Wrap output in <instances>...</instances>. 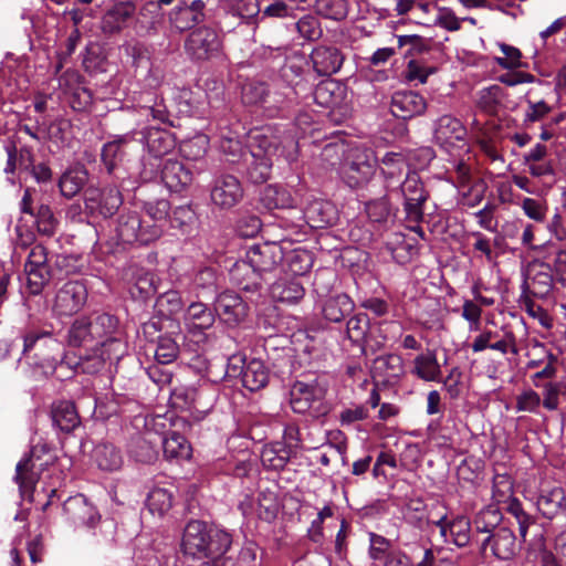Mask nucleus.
Returning a JSON list of instances; mask_svg holds the SVG:
<instances>
[{"instance_id":"nucleus-34","label":"nucleus","mask_w":566,"mask_h":566,"mask_svg":"<svg viewBox=\"0 0 566 566\" xmlns=\"http://www.w3.org/2000/svg\"><path fill=\"white\" fill-rule=\"evenodd\" d=\"M346 95V88L337 81L328 80L321 82L314 91L315 102L324 107L334 108L339 106Z\"/></svg>"},{"instance_id":"nucleus-64","label":"nucleus","mask_w":566,"mask_h":566,"mask_svg":"<svg viewBox=\"0 0 566 566\" xmlns=\"http://www.w3.org/2000/svg\"><path fill=\"white\" fill-rule=\"evenodd\" d=\"M461 316L468 322L470 332L481 329L482 308L480 305L471 300H465L462 305Z\"/></svg>"},{"instance_id":"nucleus-11","label":"nucleus","mask_w":566,"mask_h":566,"mask_svg":"<svg viewBox=\"0 0 566 566\" xmlns=\"http://www.w3.org/2000/svg\"><path fill=\"white\" fill-rule=\"evenodd\" d=\"M476 543L483 553L490 548L491 555L500 560H511L520 551L514 532L504 525L501 528H495L494 533L478 537Z\"/></svg>"},{"instance_id":"nucleus-51","label":"nucleus","mask_w":566,"mask_h":566,"mask_svg":"<svg viewBox=\"0 0 566 566\" xmlns=\"http://www.w3.org/2000/svg\"><path fill=\"white\" fill-rule=\"evenodd\" d=\"M67 343L73 347L94 343L93 334L91 333V321L88 318L80 317L72 323L67 333Z\"/></svg>"},{"instance_id":"nucleus-30","label":"nucleus","mask_w":566,"mask_h":566,"mask_svg":"<svg viewBox=\"0 0 566 566\" xmlns=\"http://www.w3.org/2000/svg\"><path fill=\"white\" fill-rule=\"evenodd\" d=\"M135 134V132H129L115 135L109 142L104 144L101 156L108 174H113L117 165L123 160L124 148L134 140Z\"/></svg>"},{"instance_id":"nucleus-36","label":"nucleus","mask_w":566,"mask_h":566,"mask_svg":"<svg viewBox=\"0 0 566 566\" xmlns=\"http://www.w3.org/2000/svg\"><path fill=\"white\" fill-rule=\"evenodd\" d=\"M242 385L250 391H256L269 381V370L260 359H251L241 368Z\"/></svg>"},{"instance_id":"nucleus-38","label":"nucleus","mask_w":566,"mask_h":566,"mask_svg":"<svg viewBox=\"0 0 566 566\" xmlns=\"http://www.w3.org/2000/svg\"><path fill=\"white\" fill-rule=\"evenodd\" d=\"M52 421L61 431L71 432L80 424V417L71 401H57L52 406Z\"/></svg>"},{"instance_id":"nucleus-55","label":"nucleus","mask_w":566,"mask_h":566,"mask_svg":"<svg viewBox=\"0 0 566 566\" xmlns=\"http://www.w3.org/2000/svg\"><path fill=\"white\" fill-rule=\"evenodd\" d=\"M525 102L526 108L523 116V124L526 127L534 123L544 120L553 111V106L547 104L544 99L537 102L526 99Z\"/></svg>"},{"instance_id":"nucleus-45","label":"nucleus","mask_w":566,"mask_h":566,"mask_svg":"<svg viewBox=\"0 0 566 566\" xmlns=\"http://www.w3.org/2000/svg\"><path fill=\"white\" fill-rule=\"evenodd\" d=\"M174 494L171 490L156 486L150 490L146 505L153 515L164 516L172 507Z\"/></svg>"},{"instance_id":"nucleus-14","label":"nucleus","mask_w":566,"mask_h":566,"mask_svg":"<svg viewBox=\"0 0 566 566\" xmlns=\"http://www.w3.org/2000/svg\"><path fill=\"white\" fill-rule=\"evenodd\" d=\"M210 198L220 209H231L243 198V188L239 179L232 175H221L214 178Z\"/></svg>"},{"instance_id":"nucleus-56","label":"nucleus","mask_w":566,"mask_h":566,"mask_svg":"<svg viewBox=\"0 0 566 566\" xmlns=\"http://www.w3.org/2000/svg\"><path fill=\"white\" fill-rule=\"evenodd\" d=\"M368 329L369 319L366 314L354 315L347 321V335L348 338L355 344H360L365 340Z\"/></svg>"},{"instance_id":"nucleus-58","label":"nucleus","mask_w":566,"mask_h":566,"mask_svg":"<svg viewBox=\"0 0 566 566\" xmlns=\"http://www.w3.org/2000/svg\"><path fill=\"white\" fill-rule=\"evenodd\" d=\"M405 518L415 526L421 527L428 521L427 505L423 500L410 499L405 507Z\"/></svg>"},{"instance_id":"nucleus-28","label":"nucleus","mask_w":566,"mask_h":566,"mask_svg":"<svg viewBox=\"0 0 566 566\" xmlns=\"http://www.w3.org/2000/svg\"><path fill=\"white\" fill-rule=\"evenodd\" d=\"M230 280L245 292H256L262 284L263 275L245 259L237 261L230 269Z\"/></svg>"},{"instance_id":"nucleus-49","label":"nucleus","mask_w":566,"mask_h":566,"mask_svg":"<svg viewBox=\"0 0 566 566\" xmlns=\"http://www.w3.org/2000/svg\"><path fill=\"white\" fill-rule=\"evenodd\" d=\"M353 310V302L346 294L328 298L323 306L324 317L331 322H340Z\"/></svg>"},{"instance_id":"nucleus-59","label":"nucleus","mask_w":566,"mask_h":566,"mask_svg":"<svg viewBox=\"0 0 566 566\" xmlns=\"http://www.w3.org/2000/svg\"><path fill=\"white\" fill-rule=\"evenodd\" d=\"M365 210L369 220L375 223H386L391 216L390 203L386 198L369 201Z\"/></svg>"},{"instance_id":"nucleus-42","label":"nucleus","mask_w":566,"mask_h":566,"mask_svg":"<svg viewBox=\"0 0 566 566\" xmlns=\"http://www.w3.org/2000/svg\"><path fill=\"white\" fill-rule=\"evenodd\" d=\"M261 201L269 210L292 208L295 205L291 192L277 185L266 186L261 193Z\"/></svg>"},{"instance_id":"nucleus-54","label":"nucleus","mask_w":566,"mask_h":566,"mask_svg":"<svg viewBox=\"0 0 566 566\" xmlns=\"http://www.w3.org/2000/svg\"><path fill=\"white\" fill-rule=\"evenodd\" d=\"M179 353V346L175 338L168 335L158 338L154 355L155 359L160 365L172 363Z\"/></svg>"},{"instance_id":"nucleus-17","label":"nucleus","mask_w":566,"mask_h":566,"mask_svg":"<svg viewBox=\"0 0 566 566\" xmlns=\"http://www.w3.org/2000/svg\"><path fill=\"white\" fill-rule=\"evenodd\" d=\"M118 242L124 244H149L150 240L144 237V223L140 213L136 211L122 212L114 228Z\"/></svg>"},{"instance_id":"nucleus-18","label":"nucleus","mask_w":566,"mask_h":566,"mask_svg":"<svg viewBox=\"0 0 566 566\" xmlns=\"http://www.w3.org/2000/svg\"><path fill=\"white\" fill-rule=\"evenodd\" d=\"M214 313L227 325L235 326L247 316L248 305L237 293L226 291L217 296Z\"/></svg>"},{"instance_id":"nucleus-61","label":"nucleus","mask_w":566,"mask_h":566,"mask_svg":"<svg viewBox=\"0 0 566 566\" xmlns=\"http://www.w3.org/2000/svg\"><path fill=\"white\" fill-rule=\"evenodd\" d=\"M461 23L462 20L454 14L453 10L447 7H439L432 27H440L447 31L454 32L461 29Z\"/></svg>"},{"instance_id":"nucleus-39","label":"nucleus","mask_w":566,"mask_h":566,"mask_svg":"<svg viewBox=\"0 0 566 566\" xmlns=\"http://www.w3.org/2000/svg\"><path fill=\"white\" fill-rule=\"evenodd\" d=\"M164 455L168 460H186L191 455V446L177 431H170L161 439Z\"/></svg>"},{"instance_id":"nucleus-63","label":"nucleus","mask_w":566,"mask_h":566,"mask_svg":"<svg viewBox=\"0 0 566 566\" xmlns=\"http://www.w3.org/2000/svg\"><path fill=\"white\" fill-rule=\"evenodd\" d=\"M500 49L503 52L504 56H496L494 59L495 63L504 69L511 70L521 66V51L512 45L501 43Z\"/></svg>"},{"instance_id":"nucleus-2","label":"nucleus","mask_w":566,"mask_h":566,"mask_svg":"<svg viewBox=\"0 0 566 566\" xmlns=\"http://www.w3.org/2000/svg\"><path fill=\"white\" fill-rule=\"evenodd\" d=\"M22 357L50 374L64 364V346L50 332L31 331L23 337Z\"/></svg>"},{"instance_id":"nucleus-33","label":"nucleus","mask_w":566,"mask_h":566,"mask_svg":"<svg viewBox=\"0 0 566 566\" xmlns=\"http://www.w3.org/2000/svg\"><path fill=\"white\" fill-rule=\"evenodd\" d=\"M142 142L146 145L148 154L163 157L175 147L171 134L167 130L149 127L142 133Z\"/></svg>"},{"instance_id":"nucleus-46","label":"nucleus","mask_w":566,"mask_h":566,"mask_svg":"<svg viewBox=\"0 0 566 566\" xmlns=\"http://www.w3.org/2000/svg\"><path fill=\"white\" fill-rule=\"evenodd\" d=\"M304 294L305 290L297 280L280 281L271 287L272 297L283 303H296Z\"/></svg>"},{"instance_id":"nucleus-1","label":"nucleus","mask_w":566,"mask_h":566,"mask_svg":"<svg viewBox=\"0 0 566 566\" xmlns=\"http://www.w3.org/2000/svg\"><path fill=\"white\" fill-rule=\"evenodd\" d=\"M231 546L229 532L199 520L186 524L180 544L182 554L201 562L199 566H235L234 559L227 555Z\"/></svg>"},{"instance_id":"nucleus-48","label":"nucleus","mask_w":566,"mask_h":566,"mask_svg":"<svg viewBox=\"0 0 566 566\" xmlns=\"http://www.w3.org/2000/svg\"><path fill=\"white\" fill-rule=\"evenodd\" d=\"M196 222V213L189 206H179L169 211L168 227L178 229L182 234L191 233Z\"/></svg>"},{"instance_id":"nucleus-43","label":"nucleus","mask_w":566,"mask_h":566,"mask_svg":"<svg viewBox=\"0 0 566 566\" xmlns=\"http://www.w3.org/2000/svg\"><path fill=\"white\" fill-rule=\"evenodd\" d=\"M502 520V514L500 510L493 505H489L482 509L474 517V530H475V539L480 537V535L486 536L491 533H494L495 528H501L503 525H500Z\"/></svg>"},{"instance_id":"nucleus-47","label":"nucleus","mask_w":566,"mask_h":566,"mask_svg":"<svg viewBox=\"0 0 566 566\" xmlns=\"http://www.w3.org/2000/svg\"><path fill=\"white\" fill-rule=\"evenodd\" d=\"M229 12L238 17L245 24L256 28L261 22V8L259 0H237Z\"/></svg>"},{"instance_id":"nucleus-13","label":"nucleus","mask_w":566,"mask_h":566,"mask_svg":"<svg viewBox=\"0 0 566 566\" xmlns=\"http://www.w3.org/2000/svg\"><path fill=\"white\" fill-rule=\"evenodd\" d=\"M241 98L248 105H264L274 115L284 102L281 94H271L269 84L259 78L247 80L241 88Z\"/></svg>"},{"instance_id":"nucleus-40","label":"nucleus","mask_w":566,"mask_h":566,"mask_svg":"<svg viewBox=\"0 0 566 566\" xmlns=\"http://www.w3.org/2000/svg\"><path fill=\"white\" fill-rule=\"evenodd\" d=\"M292 453L289 447L281 441L265 444L261 451V461L264 468L282 470L290 461Z\"/></svg>"},{"instance_id":"nucleus-52","label":"nucleus","mask_w":566,"mask_h":566,"mask_svg":"<svg viewBox=\"0 0 566 566\" xmlns=\"http://www.w3.org/2000/svg\"><path fill=\"white\" fill-rule=\"evenodd\" d=\"M448 538L449 543H453L458 547L467 546L473 538L470 521L464 516L453 518L448 528Z\"/></svg>"},{"instance_id":"nucleus-44","label":"nucleus","mask_w":566,"mask_h":566,"mask_svg":"<svg viewBox=\"0 0 566 566\" xmlns=\"http://www.w3.org/2000/svg\"><path fill=\"white\" fill-rule=\"evenodd\" d=\"M192 290L198 297H211L218 290V275L212 268H202L191 280Z\"/></svg>"},{"instance_id":"nucleus-24","label":"nucleus","mask_w":566,"mask_h":566,"mask_svg":"<svg viewBox=\"0 0 566 566\" xmlns=\"http://www.w3.org/2000/svg\"><path fill=\"white\" fill-rule=\"evenodd\" d=\"M311 61L318 75L329 76L340 70L344 56L335 46L318 45L312 51Z\"/></svg>"},{"instance_id":"nucleus-3","label":"nucleus","mask_w":566,"mask_h":566,"mask_svg":"<svg viewBox=\"0 0 566 566\" xmlns=\"http://www.w3.org/2000/svg\"><path fill=\"white\" fill-rule=\"evenodd\" d=\"M377 158L371 149L354 146L347 149L340 175L350 188L367 184L375 175Z\"/></svg>"},{"instance_id":"nucleus-37","label":"nucleus","mask_w":566,"mask_h":566,"mask_svg":"<svg viewBox=\"0 0 566 566\" xmlns=\"http://www.w3.org/2000/svg\"><path fill=\"white\" fill-rule=\"evenodd\" d=\"M136 7L133 1L116 3L103 18V29L106 32H118L135 14Z\"/></svg>"},{"instance_id":"nucleus-62","label":"nucleus","mask_w":566,"mask_h":566,"mask_svg":"<svg viewBox=\"0 0 566 566\" xmlns=\"http://www.w3.org/2000/svg\"><path fill=\"white\" fill-rule=\"evenodd\" d=\"M438 9L439 7L430 0H419L412 18L420 25L432 27Z\"/></svg>"},{"instance_id":"nucleus-53","label":"nucleus","mask_w":566,"mask_h":566,"mask_svg":"<svg viewBox=\"0 0 566 566\" xmlns=\"http://www.w3.org/2000/svg\"><path fill=\"white\" fill-rule=\"evenodd\" d=\"M374 369L386 378L399 377L402 374V358L396 354L379 356L374 361Z\"/></svg>"},{"instance_id":"nucleus-10","label":"nucleus","mask_w":566,"mask_h":566,"mask_svg":"<svg viewBox=\"0 0 566 566\" xmlns=\"http://www.w3.org/2000/svg\"><path fill=\"white\" fill-rule=\"evenodd\" d=\"M175 408L189 411L193 419H202L212 408L214 398L207 397L203 389L195 387L176 388L171 395Z\"/></svg>"},{"instance_id":"nucleus-25","label":"nucleus","mask_w":566,"mask_h":566,"mask_svg":"<svg viewBox=\"0 0 566 566\" xmlns=\"http://www.w3.org/2000/svg\"><path fill=\"white\" fill-rule=\"evenodd\" d=\"M260 142L272 157L283 158L289 164L296 161L298 157V143L291 132H284L280 136H262Z\"/></svg>"},{"instance_id":"nucleus-19","label":"nucleus","mask_w":566,"mask_h":566,"mask_svg":"<svg viewBox=\"0 0 566 566\" xmlns=\"http://www.w3.org/2000/svg\"><path fill=\"white\" fill-rule=\"evenodd\" d=\"M427 109V102L422 95L413 91H397L390 101V111L395 117L411 119L422 115Z\"/></svg>"},{"instance_id":"nucleus-41","label":"nucleus","mask_w":566,"mask_h":566,"mask_svg":"<svg viewBox=\"0 0 566 566\" xmlns=\"http://www.w3.org/2000/svg\"><path fill=\"white\" fill-rule=\"evenodd\" d=\"M93 459L103 471H116L123 465L120 451L111 443H99L94 448Z\"/></svg>"},{"instance_id":"nucleus-29","label":"nucleus","mask_w":566,"mask_h":566,"mask_svg":"<svg viewBox=\"0 0 566 566\" xmlns=\"http://www.w3.org/2000/svg\"><path fill=\"white\" fill-rule=\"evenodd\" d=\"M245 160L248 163L247 175L252 182L262 184L269 179L273 165L272 156L261 142L250 151V160Z\"/></svg>"},{"instance_id":"nucleus-26","label":"nucleus","mask_w":566,"mask_h":566,"mask_svg":"<svg viewBox=\"0 0 566 566\" xmlns=\"http://www.w3.org/2000/svg\"><path fill=\"white\" fill-rule=\"evenodd\" d=\"M244 259L263 275L274 269L281 255L276 245L264 243L249 247Z\"/></svg>"},{"instance_id":"nucleus-16","label":"nucleus","mask_w":566,"mask_h":566,"mask_svg":"<svg viewBox=\"0 0 566 566\" xmlns=\"http://www.w3.org/2000/svg\"><path fill=\"white\" fill-rule=\"evenodd\" d=\"M184 321L187 333L191 337H198L197 343L205 342V332L210 329L216 321L214 311L203 303L192 302L185 313Z\"/></svg>"},{"instance_id":"nucleus-8","label":"nucleus","mask_w":566,"mask_h":566,"mask_svg":"<svg viewBox=\"0 0 566 566\" xmlns=\"http://www.w3.org/2000/svg\"><path fill=\"white\" fill-rule=\"evenodd\" d=\"M24 273L30 294H40L51 277L48 251L43 245L35 244L31 248L24 264Z\"/></svg>"},{"instance_id":"nucleus-15","label":"nucleus","mask_w":566,"mask_h":566,"mask_svg":"<svg viewBox=\"0 0 566 566\" xmlns=\"http://www.w3.org/2000/svg\"><path fill=\"white\" fill-rule=\"evenodd\" d=\"M169 210L170 205L165 199L144 205V213L140 216L143 218L144 237L146 240L154 242L168 229Z\"/></svg>"},{"instance_id":"nucleus-57","label":"nucleus","mask_w":566,"mask_h":566,"mask_svg":"<svg viewBox=\"0 0 566 566\" xmlns=\"http://www.w3.org/2000/svg\"><path fill=\"white\" fill-rule=\"evenodd\" d=\"M317 10L324 17L336 21L345 19L348 14L346 0H317Z\"/></svg>"},{"instance_id":"nucleus-7","label":"nucleus","mask_w":566,"mask_h":566,"mask_svg":"<svg viewBox=\"0 0 566 566\" xmlns=\"http://www.w3.org/2000/svg\"><path fill=\"white\" fill-rule=\"evenodd\" d=\"M122 203V195L114 186L90 187L85 190V209L92 217L108 218Z\"/></svg>"},{"instance_id":"nucleus-32","label":"nucleus","mask_w":566,"mask_h":566,"mask_svg":"<svg viewBox=\"0 0 566 566\" xmlns=\"http://www.w3.org/2000/svg\"><path fill=\"white\" fill-rule=\"evenodd\" d=\"M305 218L312 228H325L336 220V211L329 201L315 199L311 201L305 210Z\"/></svg>"},{"instance_id":"nucleus-5","label":"nucleus","mask_w":566,"mask_h":566,"mask_svg":"<svg viewBox=\"0 0 566 566\" xmlns=\"http://www.w3.org/2000/svg\"><path fill=\"white\" fill-rule=\"evenodd\" d=\"M467 135L465 126L452 115H442L433 123V140L448 153H452L455 147L467 151Z\"/></svg>"},{"instance_id":"nucleus-23","label":"nucleus","mask_w":566,"mask_h":566,"mask_svg":"<svg viewBox=\"0 0 566 566\" xmlns=\"http://www.w3.org/2000/svg\"><path fill=\"white\" fill-rule=\"evenodd\" d=\"M63 510L75 525L92 527L99 518L96 509L83 494L70 496L64 502Z\"/></svg>"},{"instance_id":"nucleus-6","label":"nucleus","mask_w":566,"mask_h":566,"mask_svg":"<svg viewBox=\"0 0 566 566\" xmlns=\"http://www.w3.org/2000/svg\"><path fill=\"white\" fill-rule=\"evenodd\" d=\"M400 192L403 197V211L409 222H420L423 219V205L429 195L417 172H409L401 182Z\"/></svg>"},{"instance_id":"nucleus-12","label":"nucleus","mask_w":566,"mask_h":566,"mask_svg":"<svg viewBox=\"0 0 566 566\" xmlns=\"http://www.w3.org/2000/svg\"><path fill=\"white\" fill-rule=\"evenodd\" d=\"M221 46L218 33L211 28H198L185 41L186 53L196 61L214 56Z\"/></svg>"},{"instance_id":"nucleus-20","label":"nucleus","mask_w":566,"mask_h":566,"mask_svg":"<svg viewBox=\"0 0 566 566\" xmlns=\"http://www.w3.org/2000/svg\"><path fill=\"white\" fill-rule=\"evenodd\" d=\"M323 392L316 384L295 381L291 388V407L294 412L306 413L312 410L319 411Z\"/></svg>"},{"instance_id":"nucleus-21","label":"nucleus","mask_w":566,"mask_h":566,"mask_svg":"<svg viewBox=\"0 0 566 566\" xmlns=\"http://www.w3.org/2000/svg\"><path fill=\"white\" fill-rule=\"evenodd\" d=\"M553 285L551 266L546 263H534L528 266L522 286L535 297L544 298L551 293Z\"/></svg>"},{"instance_id":"nucleus-35","label":"nucleus","mask_w":566,"mask_h":566,"mask_svg":"<svg viewBox=\"0 0 566 566\" xmlns=\"http://www.w3.org/2000/svg\"><path fill=\"white\" fill-rule=\"evenodd\" d=\"M537 509L546 518H553L566 509V494L563 488L543 490L537 499Z\"/></svg>"},{"instance_id":"nucleus-27","label":"nucleus","mask_w":566,"mask_h":566,"mask_svg":"<svg viewBox=\"0 0 566 566\" xmlns=\"http://www.w3.org/2000/svg\"><path fill=\"white\" fill-rule=\"evenodd\" d=\"M203 0H192L189 4L182 3L176 7L169 15L171 24L179 31L191 29L205 18Z\"/></svg>"},{"instance_id":"nucleus-9","label":"nucleus","mask_w":566,"mask_h":566,"mask_svg":"<svg viewBox=\"0 0 566 566\" xmlns=\"http://www.w3.org/2000/svg\"><path fill=\"white\" fill-rule=\"evenodd\" d=\"M86 300V286L80 281H67L55 293L53 313L56 316H72L83 308Z\"/></svg>"},{"instance_id":"nucleus-31","label":"nucleus","mask_w":566,"mask_h":566,"mask_svg":"<svg viewBox=\"0 0 566 566\" xmlns=\"http://www.w3.org/2000/svg\"><path fill=\"white\" fill-rule=\"evenodd\" d=\"M411 374L423 381H441V366L434 350L417 355L412 361Z\"/></svg>"},{"instance_id":"nucleus-22","label":"nucleus","mask_w":566,"mask_h":566,"mask_svg":"<svg viewBox=\"0 0 566 566\" xmlns=\"http://www.w3.org/2000/svg\"><path fill=\"white\" fill-rule=\"evenodd\" d=\"M160 179L169 191L180 192L192 181V171L182 161L166 159L161 170Z\"/></svg>"},{"instance_id":"nucleus-4","label":"nucleus","mask_w":566,"mask_h":566,"mask_svg":"<svg viewBox=\"0 0 566 566\" xmlns=\"http://www.w3.org/2000/svg\"><path fill=\"white\" fill-rule=\"evenodd\" d=\"M118 321L113 315L107 313L98 314L93 321H91V333L93 334V340L95 345H101V358L97 361V366H102L103 361L115 358H119L122 355L120 348L123 347L119 339L114 337L117 329Z\"/></svg>"},{"instance_id":"nucleus-60","label":"nucleus","mask_w":566,"mask_h":566,"mask_svg":"<svg viewBox=\"0 0 566 566\" xmlns=\"http://www.w3.org/2000/svg\"><path fill=\"white\" fill-rule=\"evenodd\" d=\"M534 348L541 349V352L543 354H545V358H546L545 367L532 376L534 386L541 387V384L538 382L539 379H552L555 377L556 371H557L555 365H556L558 358L552 352L547 350L545 345H543V344L537 343L534 346Z\"/></svg>"},{"instance_id":"nucleus-50","label":"nucleus","mask_w":566,"mask_h":566,"mask_svg":"<svg viewBox=\"0 0 566 566\" xmlns=\"http://www.w3.org/2000/svg\"><path fill=\"white\" fill-rule=\"evenodd\" d=\"M87 180V174L83 169L69 170L60 178L59 187L65 198L77 195Z\"/></svg>"}]
</instances>
